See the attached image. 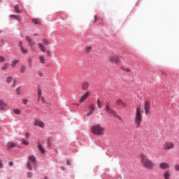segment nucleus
I'll list each match as a JSON object with an SVG mask.
<instances>
[{
  "label": "nucleus",
  "mask_w": 179,
  "mask_h": 179,
  "mask_svg": "<svg viewBox=\"0 0 179 179\" xmlns=\"http://www.w3.org/2000/svg\"><path fill=\"white\" fill-rule=\"evenodd\" d=\"M139 157L141 159V163L145 169H148L149 170H152L155 167V164L152 162V160L149 159L146 155L143 154H140Z\"/></svg>",
  "instance_id": "obj_1"
},
{
  "label": "nucleus",
  "mask_w": 179,
  "mask_h": 179,
  "mask_svg": "<svg viewBox=\"0 0 179 179\" xmlns=\"http://www.w3.org/2000/svg\"><path fill=\"white\" fill-rule=\"evenodd\" d=\"M141 108H137L136 110V115L134 117V122L136 125V128L141 127V123L142 122V113Z\"/></svg>",
  "instance_id": "obj_2"
},
{
  "label": "nucleus",
  "mask_w": 179,
  "mask_h": 179,
  "mask_svg": "<svg viewBox=\"0 0 179 179\" xmlns=\"http://www.w3.org/2000/svg\"><path fill=\"white\" fill-rule=\"evenodd\" d=\"M91 132L94 135H104V128H103L100 124H95L92 127Z\"/></svg>",
  "instance_id": "obj_3"
},
{
  "label": "nucleus",
  "mask_w": 179,
  "mask_h": 179,
  "mask_svg": "<svg viewBox=\"0 0 179 179\" xmlns=\"http://www.w3.org/2000/svg\"><path fill=\"white\" fill-rule=\"evenodd\" d=\"M36 162L37 159H36V157H34V155H30L28 157V162L27 164L28 170H33V166H36Z\"/></svg>",
  "instance_id": "obj_4"
},
{
  "label": "nucleus",
  "mask_w": 179,
  "mask_h": 179,
  "mask_svg": "<svg viewBox=\"0 0 179 179\" xmlns=\"http://www.w3.org/2000/svg\"><path fill=\"white\" fill-rule=\"evenodd\" d=\"M106 113H108V114H110V115H113V117H115V118H117V120H120V121H122V118H121V117H120V115H118L117 114V112L114 111V110H113V109H111V108H110L109 104H106Z\"/></svg>",
  "instance_id": "obj_5"
},
{
  "label": "nucleus",
  "mask_w": 179,
  "mask_h": 179,
  "mask_svg": "<svg viewBox=\"0 0 179 179\" xmlns=\"http://www.w3.org/2000/svg\"><path fill=\"white\" fill-rule=\"evenodd\" d=\"M42 43H38V45L41 51H42V52H45L46 50H45V47H44V45H48L50 44V43L48 42V41H47L45 39H43Z\"/></svg>",
  "instance_id": "obj_6"
},
{
  "label": "nucleus",
  "mask_w": 179,
  "mask_h": 179,
  "mask_svg": "<svg viewBox=\"0 0 179 179\" xmlns=\"http://www.w3.org/2000/svg\"><path fill=\"white\" fill-rule=\"evenodd\" d=\"M120 58L121 56L113 55L109 58V61L111 64H118V62H120Z\"/></svg>",
  "instance_id": "obj_7"
},
{
  "label": "nucleus",
  "mask_w": 179,
  "mask_h": 179,
  "mask_svg": "<svg viewBox=\"0 0 179 179\" xmlns=\"http://www.w3.org/2000/svg\"><path fill=\"white\" fill-rule=\"evenodd\" d=\"M143 108L145 111V114L148 115L150 113V102L146 101L143 104Z\"/></svg>",
  "instance_id": "obj_8"
},
{
  "label": "nucleus",
  "mask_w": 179,
  "mask_h": 179,
  "mask_svg": "<svg viewBox=\"0 0 179 179\" xmlns=\"http://www.w3.org/2000/svg\"><path fill=\"white\" fill-rule=\"evenodd\" d=\"M8 107V102H6L5 100L1 99L0 100V110L3 111L6 110Z\"/></svg>",
  "instance_id": "obj_9"
},
{
  "label": "nucleus",
  "mask_w": 179,
  "mask_h": 179,
  "mask_svg": "<svg viewBox=\"0 0 179 179\" xmlns=\"http://www.w3.org/2000/svg\"><path fill=\"white\" fill-rule=\"evenodd\" d=\"M174 148V143L173 142H166L164 145V150H169Z\"/></svg>",
  "instance_id": "obj_10"
},
{
  "label": "nucleus",
  "mask_w": 179,
  "mask_h": 179,
  "mask_svg": "<svg viewBox=\"0 0 179 179\" xmlns=\"http://www.w3.org/2000/svg\"><path fill=\"white\" fill-rule=\"evenodd\" d=\"M159 169L161 170H167L170 169V165L167 162H162L159 164Z\"/></svg>",
  "instance_id": "obj_11"
},
{
  "label": "nucleus",
  "mask_w": 179,
  "mask_h": 179,
  "mask_svg": "<svg viewBox=\"0 0 179 179\" xmlns=\"http://www.w3.org/2000/svg\"><path fill=\"white\" fill-rule=\"evenodd\" d=\"M34 125H35V127H40V128H44V127H45L43 121L38 120L34 121Z\"/></svg>",
  "instance_id": "obj_12"
},
{
  "label": "nucleus",
  "mask_w": 179,
  "mask_h": 179,
  "mask_svg": "<svg viewBox=\"0 0 179 179\" xmlns=\"http://www.w3.org/2000/svg\"><path fill=\"white\" fill-rule=\"evenodd\" d=\"M25 40H27V41H29V45H30L31 50H33V46L36 45V42L32 41L29 36H26Z\"/></svg>",
  "instance_id": "obj_13"
},
{
  "label": "nucleus",
  "mask_w": 179,
  "mask_h": 179,
  "mask_svg": "<svg viewBox=\"0 0 179 179\" xmlns=\"http://www.w3.org/2000/svg\"><path fill=\"white\" fill-rule=\"evenodd\" d=\"M94 108H95L94 105L90 106L89 110L87 114V117H90V115H92V114H93V111H94Z\"/></svg>",
  "instance_id": "obj_14"
},
{
  "label": "nucleus",
  "mask_w": 179,
  "mask_h": 179,
  "mask_svg": "<svg viewBox=\"0 0 179 179\" xmlns=\"http://www.w3.org/2000/svg\"><path fill=\"white\" fill-rule=\"evenodd\" d=\"M116 104L117 106H122V107H127V103H125V102L122 101V100L121 99H118L116 101Z\"/></svg>",
  "instance_id": "obj_15"
},
{
  "label": "nucleus",
  "mask_w": 179,
  "mask_h": 179,
  "mask_svg": "<svg viewBox=\"0 0 179 179\" xmlns=\"http://www.w3.org/2000/svg\"><path fill=\"white\" fill-rule=\"evenodd\" d=\"M89 96V92H87L80 99V103H83L86 99H87V96Z\"/></svg>",
  "instance_id": "obj_16"
},
{
  "label": "nucleus",
  "mask_w": 179,
  "mask_h": 179,
  "mask_svg": "<svg viewBox=\"0 0 179 179\" xmlns=\"http://www.w3.org/2000/svg\"><path fill=\"white\" fill-rule=\"evenodd\" d=\"M170 177H171V174L170 173V171H166L164 173V178L165 179H170Z\"/></svg>",
  "instance_id": "obj_17"
},
{
  "label": "nucleus",
  "mask_w": 179,
  "mask_h": 179,
  "mask_svg": "<svg viewBox=\"0 0 179 179\" xmlns=\"http://www.w3.org/2000/svg\"><path fill=\"white\" fill-rule=\"evenodd\" d=\"M38 149L43 154L45 153V149H44V148H43V145L41 144H40V143H38Z\"/></svg>",
  "instance_id": "obj_18"
},
{
  "label": "nucleus",
  "mask_w": 179,
  "mask_h": 179,
  "mask_svg": "<svg viewBox=\"0 0 179 179\" xmlns=\"http://www.w3.org/2000/svg\"><path fill=\"white\" fill-rule=\"evenodd\" d=\"M82 89L83 90H87L89 89V83L85 82L82 85Z\"/></svg>",
  "instance_id": "obj_19"
},
{
  "label": "nucleus",
  "mask_w": 179,
  "mask_h": 179,
  "mask_svg": "<svg viewBox=\"0 0 179 179\" xmlns=\"http://www.w3.org/2000/svg\"><path fill=\"white\" fill-rule=\"evenodd\" d=\"M16 146V144H15V143L13 142H9L7 143V148L8 149H12L13 148H15Z\"/></svg>",
  "instance_id": "obj_20"
},
{
  "label": "nucleus",
  "mask_w": 179,
  "mask_h": 179,
  "mask_svg": "<svg viewBox=\"0 0 179 179\" xmlns=\"http://www.w3.org/2000/svg\"><path fill=\"white\" fill-rule=\"evenodd\" d=\"M37 92H38V101H40V99H41V96L43 94L41 88H38Z\"/></svg>",
  "instance_id": "obj_21"
},
{
  "label": "nucleus",
  "mask_w": 179,
  "mask_h": 179,
  "mask_svg": "<svg viewBox=\"0 0 179 179\" xmlns=\"http://www.w3.org/2000/svg\"><path fill=\"white\" fill-rule=\"evenodd\" d=\"M15 9V12H16V13H22V11L20 10V7L17 5L14 7Z\"/></svg>",
  "instance_id": "obj_22"
},
{
  "label": "nucleus",
  "mask_w": 179,
  "mask_h": 179,
  "mask_svg": "<svg viewBox=\"0 0 179 179\" xmlns=\"http://www.w3.org/2000/svg\"><path fill=\"white\" fill-rule=\"evenodd\" d=\"M31 23H33L34 24H40L41 22L40 21V19H33Z\"/></svg>",
  "instance_id": "obj_23"
},
{
  "label": "nucleus",
  "mask_w": 179,
  "mask_h": 179,
  "mask_svg": "<svg viewBox=\"0 0 179 179\" xmlns=\"http://www.w3.org/2000/svg\"><path fill=\"white\" fill-rule=\"evenodd\" d=\"M22 54H27L29 52V50L24 48L23 46L20 48Z\"/></svg>",
  "instance_id": "obj_24"
},
{
  "label": "nucleus",
  "mask_w": 179,
  "mask_h": 179,
  "mask_svg": "<svg viewBox=\"0 0 179 179\" xmlns=\"http://www.w3.org/2000/svg\"><path fill=\"white\" fill-rule=\"evenodd\" d=\"M10 17H13V19H15V20H18V22H20V17L15 15H10Z\"/></svg>",
  "instance_id": "obj_25"
},
{
  "label": "nucleus",
  "mask_w": 179,
  "mask_h": 179,
  "mask_svg": "<svg viewBox=\"0 0 179 179\" xmlns=\"http://www.w3.org/2000/svg\"><path fill=\"white\" fill-rule=\"evenodd\" d=\"M97 106L99 108H103V102L100 99H97Z\"/></svg>",
  "instance_id": "obj_26"
},
{
  "label": "nucleus",
  "mask_w": 179,
  "mask_h": 179,
  "mask_svg": "<svg viewBox=\"0 0 179 179\" xmlns=\"http://www.w3.org/2000/svg\"><path fill=\"white\" fill-rule=\"evenodd\" d=\"M13 113H14V114H17V115H20V114H22V112L19 109H13Z\"/></svg>",
  "instance_id": "obj_27"
},
{
  "label": "nucleus",
  "mask_w": 179,
  "mask_h": 179,
  "mask_svg": "<svg viewBox=\"0 0 179 179\" xmlns=\"http://www.w3.org/2000/svg\"><path fill=\"white\" fill-rule=\"evenodd\" d=\"M21 73H24L26 72V66L22 65L20 69Z\"/></svg>",
  "instance_id": "obj_28"
},
{
  "label": "nucleus",
  "mask_w": 179,
  "mask_h": 179,
  "mask_svg": "<svg viewBox=\"0 0 179 179\" xmlns=\"http://www.w3.org/2000/svg\"><path fill=\"white\" fill-rule=\"evenodd\" d=\"M39 61L41 64H45V59L43 56H40Z\"/></svg>",
  "instance_id": "obj_29"
},
{
  "label": "nucleus",
  "mask_w": 179,
  "mask_h": 179,
  "mask_svg": "<svg viewBox=\"0 0 179 179\" xmlns=\"http://www.w3.org/2000/svg\"><path fill=\"white\" fill-rule=\"evenodd\" d=\"M17 62H19V60H13L11 62V66L12 68H15V66H16V64H17Z\"/></svg>",
  "instance_id": "obj_30"
},
{
  "label": "nucleus",
  "mask_w": 179,
  "mask_h": 179,
  "mask_svg": "<svg viewBox=\"0 0 179 179\" xmlns=\"http://www.w3.org/2000/svg\"><path fill=\"white\" fill-rule=\"evenodd\" d=\"M21 143L23 144V145H26V146H28L29 145V141L24 140V138L21 139Z\"/></svg>",
  "instance_id": "obj_31"
},
{
  "label": "nucleus",
  "mask_w": 179,
  "mask_h": 179,
  "mask_svg": "<svg viewBox=\"0 0 179 179\" xmlns=\"http://www.w3.org/2000/svg\"><path fill=\"white\" fill-rule=\"evenodd\" d=\"M12 82H13V78H12V76H8L7 78V83H12Z\"/></svg>",
  "instance_id": "obj_32"
},
{
  "label": "nucleus",
  "mask_w": 179,
  "mask_h": 179,
  "mask_svg": "<svg viewBox=\"0 0 179 179\" xmlns=\"http://www.w3.org/2000/svg\"><path fill=\"white\" fill-rule=\"evenodd\" d=\"M15 92L17 95L20 94V92H22V88L20 87H17Z\"/></svg>",
  "instance_id": "obj_33"
},
{
  "label": "nucleus",
  "mask_w": 179,
  "mask_h": 179,
  "mask_svg": "<svg viewBox=\"0 0 179 179\" xmlns=\"http://www.w3.org/2000/svg\"><path fill=\"white\" fill-rule=\"evenodd\" d=\"M3 71H5L6 69H8V64H4L1 68Z\"/></svg>",
  "instance_id": "obj_34"
},
{
  "label": "nucleus",
  "mask_w": 179,
  "mask_h": 179,
  "mask_svg": "<svg viewBox=\"0 0 179 179\" xmlns=\"http://www.w3.org/2000/svg\"><path fill=\"white\" fill-rule=\"evenodd\" d=\"M27 175L28 178H31L33 177V173H31V172H28L27 173Z\"/></svg>",
  "instance_id": "obj_35"
},
{
  "label": "nucleus",
  "mask_w": 179,
  "mask_h": 179,
  "mask_svg": "<svg viewBox=\"0 0 179 179\" xmlns=\"http://www.w3.org/2000/svg\"><path fill=\"white\" fill-rule=\"evenodd\" d=\"M90 50H92V46H87L85 48L86 52H89V51H90Z\"/></svg>",
  "instance_id": "obj_36"
},
{
  "label": "nucleus",
  "mask_w": 179,
  "mask_h": 179,
  "mask_svg": "<svg viewBox=\"0 0 179 179\" xmlns=\"http://www.w3.org/2000/svg\"><path fill=\"white\" fill-rule=\"evenodd\" d=\"M28 63L29 64V66H31V65H33V60H31V59H29Z\"/></svg>",
  "instance_id": "obj_37"
},
{
  "label": "nucleus",
  "mask_w": 179,
  "mask_h": 179,
  "mask_svg": "<svg viewBox=\"0 0 179 179\" xmlns=\"http://www.w3.org/2000/svg\"><path fill=\"white\" fill-rule=\"evenodd\" d=\"M122 69L124 71V72H131V69L122 68Z\"/></svg>",
  "instance_id": "obj_38"
},
{
  "label": "nucleus",
  "mask_w": 179,
  "mask_h": 179,
  "mask_svg": "<svg viewBox=\"0 0 179 179\" xmlns=\"http://www.w3.org/2000/svg\"><path fill=\"white\" fill-rule=\"evenodd\" d=\"M0 62H5V58L3 56H0Z\"/></svg>",
  "instance_id": "obj_39"
},
{
  "label": "nucleus",
  "mask_w": 179,
  "mask_h": 179,
  "mask_svg": "<svg viewBox=\"0 0 179 179\" xmlns=\"http://www.w3.org/2000/svg\"><path fill=\"white\" fill-rule=\"evenodd\" d=\"M40 100H41L42 103H47V102L45 101V100H44V97H43L42 95H41V97L40 98Z\"/></svg>",
  "instance_id": "obj_40"
},
{
  "label": "nucleus",
  "mask_w": 179,
  "mask_h": 179,
  "mask_svg": "<svg viewBox=\"0 0 179 179\" xmlns=\"http://www.w3.org/2000/svg\"><path fill=\"white\" fill-rule=\"evenodd\" d=\"M18 45H19L20 48H22V47H23V43L22 41H20L18 43Z\"/></svg>",
  "instance_id": "obj_41"
},
{
  "label": "nucleus",
  "mask_w": 179,
  "mask_h": 179,
  "mask_svg": "<svg viewBox=\"0 0 179 179\" xmlns=\"http://www.w3.org/2000/svg\"><path fill=\"white\" fill-rule=\"evenodd\" d=\"M29 136H30V134H29V133H26V134H25V138H26V139H29Z\"/></svg>",
  "instance_id": "obj_42"
},
{
  "label": "nucleus",
  "mask_w": 179,
  "mask_h": 179,
  "mask_svg": "<svg viewBox=\"0 0 179 179\" xmlns=\"http://www.w3.org/2000/svg\"><path fill=\"white\" fill-rule=\"evenodd\" d=\"M38 74L39 75V76H44V75L43 74V72H41V71H38Z\"/></svg>",
  "instance_id": "obj_43"
},
{
  "label": "nucleus",
  "mask_w": 179,
  "mask_h": 179,
  "mask_svg": "<svg viewBox=\"0 0 179 179\" xmlns=\"http://www.w3.org/2000/svg\"><path fill=\"white\" fill-rule=\"evenodd\" d=\"M22 103H23V104H24V105L27 104V99H23V100H22Z\"/></svg>",
  "instance_id": "obj_44"
},
{
  "label": "nucleus",
  "mask_w": 179,
  "mask_h": 179,
  "mask_svg": "<svg viewBox=\"0 0 179 179\" xmlns=\"http://www.w3.org/2000/svg\"><path fill=\"white\" fill-rule=\"evenodd\" d=\"M3 164H2V161L0 160V169H3Z\"/></svg>",
  "instance_id": "obj_45"
},
{
  "label": "nucleus",
  "mask_w": 179,
  "mask_h": 179,
  "mask_svg": "<svg viewBox=\"0 0 179 179\" xmlns=\"http://www.w3.org/2000/svg\"><path fill=\"white\" fill-rule=\"evenodd\" d=\"M175 170L179 171V165H176L175 166Z\"/></svg>",
  "instance_id": "obj_46"
},
{
  "label": "nucleus",
  "mask_w": 179,
  "mask_h": 179,
  "mask_svg": "<svg viewBox=\"0 0 179 179\" xmlns=\"http://www.w3.org/2000/svg\"><path fill=\"white\" fill-rule=\"evenodd\" d=\"M12 87H16V83H15V80H13V85H12Z\"/></svg>",
  "instance_id": "obj_47"
},
{
  "label": "nucleus",
  "mask_w": 179,
  "mask_h": 179,
  "mask_svg": "<svg viewBox=\"0 0 179 179\" xmlns=\"http://www.w3.org/2000/svg\"><path fill=\"white\" fill-rule=\"evenodd\" d=\"M47 55L48 57H50V55H51V52L50 50L47 51Z\"/></svg>",
  "instance_id": "obj_48"
},
{
  "label": "nucleus",
  "mask_w": 179,
  "mask_h": 179,
  "mask_svg": "<svg viewBox=\"0 0 179 179\" xmlns=\"http://www.w3.org/2000/svg\"><path fill=\"white\" fill-rule=\"evenodd\" d=\"M66 164L67 166H69L71 164V162L69 160L66 161Z\"/></svg>",
  "instance_id": "obj_49"
},
{
  "label": "nucleus",
  "mask_w": 179,
  "mask_h": 179,
  "mask_svg": "<svg viewBox=\"0 0 179 179\" xmlns=\"http://www.w3.org/2000/svg\"><path fill=\"white\" fill-rule=\"evenodd\" d=\"M96 21H97V17L95 15L94 16V23H96Z\"/></svg>",
  "instance_id": "obj_50"
},
{
  "label": "nucleus",
  "mask_w": 179,
  "mask_h": 179,
  "mask_svg": "<svg viewBox=\"0 0 179 179\" xmlns=\"http://www.w3.org/2000/svg\"><path fill=\"white\" fill-rule=\"evenodd\" d=\"M10 166H13V162H9Z\"/></svg>",
  "instance_id": "obj_51"
},
{
  "label": "nucleus",
  "mask_w": 179,
  "mask_h": 179,
  "mask_svg": "<svg viewBox=\"0 0 179 179\" xmlns=\"http://www.w3.org/2000/svg\"><path fill=\"white\" fill-rule=\"evenodd\" d=\"M161 73H163V75H166V73H164V71H162Z\"/></svg>",
  "instance_id": "obj_52"
},
{
  "label": "nucleus",
  "mask_w": 179,
  "mask_h": 179,
  "mask_svg": "<svg viewBox=\"0 0 179 179\" xmlns=\"http://www.w3.org/2000/svg\"><path fill=\"white\" fill-rule=\"evenodd\" d=\"M62 170H65V167L62 166Z\"/></svg>",
  "instance_id": "obj_53"
},
{
  "label": "nucleus",
  "mask_w": 179,
  "mask_h": 179,
  "mask_svg": "<svg viewBox=\"0 0 179 179\" xmlns=\"http://www.w3.org/2000/svg\"><path fill=\"white\" fill-rule=\"evenodd\" d=\"M44 179H48V177L45 176V177L44 178Z\"/></svg>",
  "instance_id": "obj_54"
},
{
  "label": "nucleus",
  "mask_w": 179,
  "mask_h": 179,
  "mask_svg": "<svg viewBox=\"0 0 179 179\" xmlns=\"http://www.w3.org/2000/svg\"><path fill=\"white\" fill-rule=\"evenodd\" d=\"M34 36H37V34H34Z\"/></svg>",
  "instance_id": "obj_55"
},
{
  "label": "nucleus",
  "mask_w": 179,
  "mask_h": 179,
  "mask_svg": "<svg viewBox=\"0 0 179 179\" xmlns=\"http://www.w3.org/2000/svg\"><path fill=\"white\" fill-rule=\"evenodd\" d=\"M1 31H0V34H1Z\"/></svg>",
  "instance_id": "obj_56"
},
{
  "label": "nucleus",
  "mask_w": 179,
  "mask_h": 179,
  "mask_svg": "<svg viewBox=\"0 0 179 179\" xmlns=\"http://www.w3.org/2000/svg\"><path fill=\"white\" fill-rule=\"evenodd\" d=\"M142 113H143V110H142Z\"/></svg>",
  "instance_id": "obj_57"
}]
</instances>
